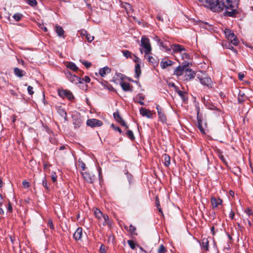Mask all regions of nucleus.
I'll return each instance as SVG.
<instances>
[{"label": "nucleus", "mask_w": 253, "mask_h": 253, "mask_svg": "<svg viewBox=\"0 0 253 253\" xmlns=\"http://www.w3.org/2000/svg\"><path fill=\"white\" fill-rule=\"evenodd\" d=\"M205 6L214 12H219L224 9V3L219 0H199Z\"/></svg>", "instance_id": "1"}, {"label": "nucleus", "mask_w": 253, "mask_h": 253, "mask_svg": "<svg viewBox=\"0 0 253 253\" xmlns=\"http://www.w3.org/2000/svg\"><path fill=\"white\" fill-rule=\"evenodd\" d=\"M94 214L98 220L99 223L102 224L103 226L108 225L109 227L112 226V220L107 214H103L100 210L97 208L94 209Z\"/></svg>", "instance_id": "2"}, {"label": "nucleus", "mask_w": 253, "mask_h": 253, "mask_svg": "<svg viewBox=\"0 0 253 253\" xmlns=\"http://www.w3.org/2000/svg\"><path fill=\"white\" fill-rule=\"evenodd\" d=\"M238 5L237 0H226V4H224V9H231V11H227V14L229 16H233L238 13L236 8Z\"/></svg>", "instance_id": "3"}, {"label": "nucleus", "mask_w": 253, "mask_h": 253, "mask_svg": "<svg viewBox=\"0 0 253 253\" xmlns=\"http://www.w3.org/2000/svg\"><path fill=\"white\" fill-rule=\"evenodd\" d=\"M225 37L228 41L234 45H237L239 42L236 36L229 29H226L224 31Z\"/></svg>", "instance_id": "4"}, {"label": "nucleus", "mask_w": 253, "mask_h": 253, "mask_svg": "<svg viewBox=\"0 0 253 253\" xmlns=\"http://www.w3.org/2000/svg\"><path fill=\"white\" fill-rule=\"evenodd\" d=\"M140 46L144 48V53L145 55L149 54L152 50L150 40L145 36H142L141 40Z\"/></svg>", "instance_id": "5"}, {"label": "nucleus", "mask_w": 253, "mask_h": 253, "mask_svg": "<svg viewBox=\"0 0 253 253\" xmlns=\"http://www.w3.org/2000/svg\"><path fill=\"white\" fill-rule=\"evenodd\" d=\"M197 78L199 80L201 84L207 86L209 88H212L213 82L211 79L208 76L203 77L200 74L197 75Z\"/></svg>", "instance_id": "6"}, {"label": "nucleus", "mask_w": 253, "mask_h": 253, "mask_svg": "<svg viewBox=\"0 0 253 253\" xmlns=\"http://www.w3.org/2000/svg\"><path fill=\"white\" fill-rule=\"evenodd\" d=\"M184 73V80L190 81L195 78L196 73L189 67L188 64H187Z\"/></svg>", "instance_id": "7"}, {"label": "nucleus", "mask_w": 253, "mask_h": 253, "mask_svg": "<svg viewBox=\"0 0 253 253\" xmlns=\"http://www.w3.org/2000/svg\"><path fill=\"white\" fill-rule=\"evenodd\" d=\"M73 124L75 128L80 127L83 124V120L82 117L79 113H76L73 115Z\"/></svg>", "instance_id": "8"}, {"label": "nucleus", "mask_w": 253, "mask_h": 253, "mask_svg": "<svg viewBox=\"0 0 253 253\" xmlns=\"http://www.w3.org/2000/svg\"><path fill=\"white\" fill-rule=\"evenodd\" d=\"M58 94L60 97L63 98H67L70 100H72L74 99V96L72 93L68 90H59Z\"/></svg>", "instance_id": "9"}, {"label": "nucleus", "mask_w": 253, "mask_h": 253, "mask_svg": "<svg viewBox=\"0 0 253 253\" xmlns=\"http://www.w3.org/2000/svg\"><path fill=\"white\" fill-rule=\"evenodd\" d=\"M86 125L91 127H99L103 125V122L97 119H91L87 121Z\"/></svg>", "instance_id": "10"}, {"label": "nucleus", "mask_w": 253, "mask_h": 253, "mask_svg": "<svg viewBox=\"0 0 253 253\" xmlns=\"http://www.w3.org/2000/svg\"><path fill=\"white\" fill-rule=\"evenodd\" d=\"M66 77L68 78V79L73 84H78L79 83H82L83 82L81 81V78L75 76L71 74V73L69 71L66 73Z\"/></svg>", "instance_id": "11"}, {"label": "nucleus", "mask_w": 253, "mask_h": 253, "mask_svg": "<svg viewBox=\"0 0 253 253\" xmlns=\"http://www.w3.org/2000/svg\"><path fill=\"white\" fill-rule=\"evenodd\" d=\"M82 174L84 180L88 183H92L95 179L94 175L88 171L82 172Z\"/></svg>", "instance_id": "12"}, {"label": "nucleus", "mask_w": 253, "mask_h": 253, "mask_svg": "<svg viewBox=\"0 0 253 253\" xmlns=\"http://www.w3.org/2000/svg\"><path fill=\"white\" fill-rule=\"evenodd\" d=\"M156 109L158 111L159 120L163 123H166L167 118L164 111L162 110L159 105H157Z\"/></svg>", "instance_id": "13"}, {"label": "nucleus", "mask_w": 253, "mask_h": 253, "mask_svg": "<svg viewBox=\"0 0 253 253\" xmlns=\"http://www.w3.org/2000/svg\"><path fill=\"white\" fill-rule=\"evenodd\" d=\"M171 49H172L174 53H182V52L185 51L186 49L183 46L178 44H173L171 45Z\"/></svg>", "instance_id": "14"}, {"label": "nucleus", "mask_w": 253, "mask_h": 253, "mask_svg": "<svg viewBox=\"0 0 253 253\" xmlns=\"http://www.w3.org/2000/svg\"><path fill=\"white\" fill-rule=\"evenodd\" d=\"M115 119L122 126H125L126 128H128V126L125 122L123 120L118 112H115L113 114Z\"/></svg>", "instance_id": "15"}, {"label": "nucleus", "mask_w": 253, "mask_h": 253, "mask_svg": "<svg viewBox=\"0 0 253 253\" xmlns=\"http://www.w3.org/2000/svg\"><path fill=\"white\" fill-rule=\"evenodd\" d=\"M187 66V64L182 66H178L175 70L173 73L174 75H175L177 76H181L184 74V70L185 69Z\"/></svg>", "instance_id": "16"}, {"label": "nucleus", "mask_w": 253, "mask_h": 253, "mask_svg": "<svg viewBox=\"0 0 253 253\" xmlns=\"http://www.w3.org/2000/svg\"><path fill=\"white\" fill-rule=\"evenodd\" d=\"M140 113L143 116H145L148 118H152V113L151 111L147 110L145 108L141 107L140 109Z\"/></svg>", "instance_id": "17"}, {"label": "nucleus", "mask_w": 253, "mask_h": 253, "mask_svg": "<svg viewBox=\"0 0 253 253\" xmlns=\"http://www.w3.org/2000/svg\"><path fill=\"white\" fill-rule=\"evenodd\" d=\"M173 63H174L173 61H172L169 59H163L161 62L160 65H161V67H162V68L165 69V68L172 65V64H173Z\"/></svg>", "instance_id": "18"}, {"label": "nucleus", "mask_w": 253, "mask_h": 253, "mask_svg": "<svg viewBox=\"0 0 253 253\" xmlns=\"http://www.w3.org/2000/svg\"><path fill=\"white\" fill-rule=\"evenodd\" d=\"M211 203L212 207V208L214 209L218 207V205H220L222 203V200L218 198L216 199L215 197L211 198Z\"/></svg>", "instance_id": "19"}, {"label": "nucleus", "mask_w": 253, "mask_h": 253, "mask_svg": "<svg viewBox=\"0 0 253 253\" xmlns=\"http://www.w3.org/2000/svg\"><path fill=\"white\" fill-rule=\"evenodd\" d=\"M121 6L125 9L128 15H130V14L132 12L133 9L129 3L126 2L122 3Z\"/></svg>", "instance_id": "20"}, {"label": "nucleus", "mask_w": 253, "mask_h": 253, "mask_svg": "<svg viewBox=\"0 0 253 253\" xmlns=\"http://www.w3.org/2000/svg\"><path fill=\"white\" fill-rule=\"evenodd\" d=\"M82 236V229L81 227L77 228L73 235V237L76 240L81 239Z\"/></svg>", "instance_id": "21"}, {"label": "nucleus", "mask_w": 253, "mask_h": 253, "mask_svg": "<svg viewBox=\"0 0 253 253\" xmlns=\"http://www.w3.org/2000/svg\"><path fill=\"white\" fill-rule=\"evenodd\" d=\"M14 73L15 75L18 77L22 78L26 74V72L18 68H15L14 69Z\"/></svg>", "instance_id": "22"}, {"label": "nucleus", "mask_w": 253, "mask_h": 253, "mask_svg": "<svg viewBox=\"0 0 253 253\" xmlns=\"http://www.w3.org/2000/svg\"><path fill=\"white\" fill-rule=\"evenodd\" d=\"M111 72V69L108 67H105L100 69L99 74L101 77H105L107 74Z\"/></svg>", "instance_id": "23"}, {"label": "nucleus", "mask_w": 253, "mask_h": 253, "mask_svg": "<svg viewBox=\"0 0 253 253\" xmlns=\"http://www.w3.org/2000/svg\"><path fill=\"white\" fill-rule=\"evenodd\" d=\"M57 112L61 117H64V120L65 121L68 120L66 112L63 108H62L61 107H58Z\"/></svg>", "instance_id": "24"}, {"label": "nucleus", "mask_w": 253, "mask_h": 253, "mask_svg": "<svg viewBox=\"0 0 253 253\" xmlns=\"http://www.w3.org/2000/svg\"><path fill=\"white\" fill-rule=\"evenodd\" d=\"M55 31L58 36L64 38V31L62 27L56 25L55 26Z\"/></svg>", "instance_id": "25"}, {"label": "nucleus", "mask_w": 253, "mask_h": 253, "mask_svg": "<svg viewBox=\"0 0 253 253\" xmlns=\"http://www.w3.org/2000/svg\"><path fill=\"white\" fill-rule=\"evenodd\" d=\"M201 246L206 251H209V241L208 239L204 238L202 240Z\"/></svg>", "instance_id": "26"}, {"label": "nucleus", "mask_w": 253, "mask_h": 253, "mask_svg": "<svg viewBox=\"0 0 253 253\" xmlns=\"http://www.w3.org/2000/svg\"><path fill=\"white\" fill-rule=\"evenodd\" d=\"M162 158L164 160V165H165V166L167 167H169L170 164V157L168 155L165 154L163 155Z\"/></svg>", "instance_id": "27"}, {"label": "nucleus", "mask_w": 253, "mask_h": 253, "mask_svg": "<svg viewBox=\"0 0 253 253\" xmlns=\"http://www.w3.org/2000/svg\"><path fill=\"white\" fill-rule=\"evenodd\" d=\"M66 67L74 71H77L79 70L78 67L76 64L71 62H68L66 64Z\"/></svg>", "instance_id": "28"}, {"label": "nucleus", "mask_w": 253, "mask_h": 253, "mask_svg": "<svg viewBox=\"0 0 253 253\" xmlns=\"http://www.w3.org/2000/svg\"><path fill=\"white\" fill-rule=\"evenodd\" d=\"M121 85L124 91H131L130 84L126 82L122 83Z\"/></svg>", "instance_id": "29"}, {"label": "nucleus", "mask_w": 253, "mask_h": 253, "mask_svg": "<svg viewBox=\"0 0 253 253\" xmlns=\"http://www.w3.org/2000/svg\"><path fill=\"white\" fill-rule=\"evenodd\" d=\"M147 59L148 61L153 66H155L158 64L157 60L150 55L147 56Z\"/></svg>", "instance_id": "30"}, {"label": "nucleus", "mask_w": 253, "mask_h": 253, "mask_svg": "<svg viewBox=\"0 0 253 253\" xmlns=\"http://www.w3.org/2000/svg\"><path fill=\"white\" fill-rule=\"evenodd\" d=\"M182 59L185 61H188L190 59V56L189 54L186 53L185 51L182 52V53H180Z\"/></svg>", "instance_id": "31"}, {"label": "nucleus", "mask_w": 253, "mask_h": 253, "mask_svg": "<svg viewBox=\"0 0 253 253\" xmlns=\"http://www.w3.org/2000/svg\"><path fill=\"white\" fill-rule=\"evenodd\" d=\"M144 99V97L142 96L141 94H138L135 97V100L137 102H138L141 105H144V102L143 100Z\"/></svg>", "instance_id": "32"}, {"label": "nucleus", "mask_w": 253, "mask_h": 253, "mask_svg": "<svg viewBox=\"0 0 253 253\" xmlns=\"http://www.w3.org/2000/svg\"><path fill=\"white\" fill-rule=\"evenodd\" d=\"M135 73L136 77L138 78L141 74L140 66L139 64H137L135 66Z\"/></svg>", "instance_id": "33"}, {"label": "nucleus", "mask_w": 253, "mask_h": 253, "mask_svg": "<svg viewBox=\"0 0 253 253\" xmlns=\"http://www.w3.org/2000/svg\"><path fill=\"white\" fill-rule=\"evenodd\" d=\"M155 204L156 206L158 208L159 211L162 213V214L163 215V213L162 211V209L160 207V201L159 200L158 197L157 196L156 197V200H155Z\"/></svg>", "instance_id": "34"}, {"label": "nucleus", "mask_w": 253, "mask_h": 253, "mask_svg": "<svg viewBox=\"0 0 253 253\" xmlns=\"http://www.w3.org/2000/svg\"><path fill=\"white\" fill-rule=\"evenodd\" d=\"M22 17L23 15L20 13H15L13 16V18L16 21H19Z\"/></svg>", "instance_id": "35"}, {"label": "nucleus", "mask_w": 253, "mask_h": 253, "mask_svg": "<svg viewBox=\"0 0 253 253\" xmlns=\"http://www.w3.org/2000/svg\"><path fill=\"white\" fill-rule=\"evenodd\" d=\"M136 229L135 227H134V226H133L131 224H130L129 225V231L131 234L135 235H137V233H136Z\"/></svg>", "instance_id": "36"}, {"label": "nucleus", "mask_w": 253, "mask_h": 253, "mask_svg": "<svg viewBox=\"0 0 253 253\" xmlns=\"http://www.w3.org/2000/svg\"><path fill=\"white\" fill-rule=\"evenodd\" d=\"M126 136L131 140L134 139V136L133 133L131 130H128L126 133Z\"/></svg>", "instance_id": "37"}, {"label": "nucleus", "mask_w": 253, "mask_h": 253, "mask_svg": "<svg viewBox=\"0 0 253 253\" xmlns=\"http://www.w3.org/2000/svg\"><path fill=\"white\" fill-rule=\"evenodd\" d=\"M166 248L163 245H161L158 250V253H166Z\"/></svg>", "instance_id": "38"}, {"label": "nucleus", "mask_w": 253, "mask_h": 253, "mask_svg": "<svg viewBox=\"0 0 253 253\" xmlns=\"http://www.w3.org/2000/svg\"><path fill=\"white\" fill-rule=\"evenodd\" d=\"M123 54L124 56L126 58H128L129 57H131V53L127 50L122 51Z\"/></svg>", "instance_id": "39"}, {"label": "nucleus", "mask_w": 253, "mask_h": 253, "mask_svg": "<svg viewBox=\"0 0 253 253\" xmlns=\"http://www.w3.org/2000/svg\"><path fill=\"white\" fill-rule=\"evenodd\" d=\"M27 2L32 6H36L37 4L36 0H27Z\"/></svg>", "instance_id": "40"}, {"label": "nucleus", "mask_w": 253, "mask_h": 253, "mask_svg": "<svg viewBox=\"0 0 253 253\" xmlns=\"http://www.w3.org/2000/svg\"><path fill=\"white\" fill-rule=\"evenodd\" d=\"M42 186L45 187L47 190H49V187L47 184V181L46 178L44 177L42 181Z\"/></svg>", "instance_id": "41"}, {"label": "nucleus", "mask_w": 253, "mask_h": 253, "mask_svg": "<svg viewBox=\"0 0 253 253\" xmlns=\"http://www.w3.org/2000/svg\"><path fill=\"white\" fill-rule=\"evenodd\" d=\"M127 243L129 245V247L132 249H135V244L134 242L133 241H132V240H128L127 241Z\"/></svg>", "instance_id": "42"}, {"label": "nucleus", "mask_w": 253, "mask_h": 253, "mask_svg": "<svg viewBox=\"0 0 253 253\" xmlns=\"http://www.w3.org/2000/svg\"><path fill=\"white\" fill-rule=\"evenodd\" d=\"M86 39L88 42H91L94 40V37L89 34H86Z\"/></svg>", "instance_id": "43"}, {"label": "nucleus", "mask_w": 253, "mask_h": 253, "mask_svg": "<svg viewBox=\"0 0 253 253\" xmlns=\"http://www.w3.org/2000/svg\"><path fill=\"white\" fill-rule=\"evenodd\" d=\"M51 178L53 182H55L56 181L57 175L55 172H52L51 175Z\"/></svg>", "instance_id": "44"}, {"label": "nucleus", "mask_w": 253, "mask_h": 253, "mask_svg": "<svg viewBox=\"0 0 253 253\" xmlns=\"http://www.w3.org/2000/svg\"><path fill=\"white\" fill-rule=\"evenodd\" d=\"M47 224L50 229H54V226L53 225L52 221L51 219H49L48 220Z\"/></svg>", "instance_id": "45"}, {"label": "nucleus", "mask_w": 253, "mask_h": 253, "mask_svg": "<svg viewBox=\"0 0 253 253\" xmlns=\"http://www.w3.org/2000/svg\"><path fill=\"white\" fill-rule=\"evenodd\" d=\"M82 63L84 64L87 68H89L91 66V63L90 62L84 61H82Z\"/></svg>", "instance_id": "46"}, {"label": "nucleus", "mask_w": 253, "mask_h": 253, "mask_svg": "<svg viewBox=\"0 0 253 253\" xmlns=\"http://www.w3.org/2000/svg\"><path fill=\"white\" fill-rule=\"evenodd\" d=\"M27 90L29 94L30 95H32L34 93L33 87L30 85L28 86Z\"/></svg>", "instance_id": "47"}, {"label": "nucleus", "mask_w": 253, "mask_h": 253, "mask_svg": "<svg viewBox=\"0 0 253 253\" xmlns=\"http://www.w3.org/2000/svg\"><path fill=\"white\" fill-rule=\"evenodd\" d=\"M178 94L182 98V99H184V96H185V93L181 90H178L177 91Z\"/></svg>", "instance_id": "48"}, {"label": "nucleus", "mask_w": 253, "mask_h": 253, "mask_svg": "<svg viewBox=\"0 0 253 253\" xmlns=\"http://www.w3.org/2000/svg\"><path fill=\"white\" fill-rule=\"evenodd\" d=\"M232 44L230 42V41H229L228 42H225V44H224L223 43H222L223 46L228 49H229L230 48V46Z\"/></svg>", "instance_id": "49"}, {"label": "nucleus", "mask_w": 253, "mask_h": 253, "mask_svg": "<svg viewBox=\"0 0 253 253\" xmlns=\"http://www.w3.org/2000/svg\"><path fill=\"white\" fill-rule=\"evenodd\" d=\"M22 184L24 188H28L30 186L29 182L26 180L22 182Z\"/></svg>", "instance_id": "50"}, {"label": "nucleus", "mask_w": 253, "mask_h": 253, "mask_svg": "<svg viewBox=\"0 0 253 253\" xmlns=\"http://www.w3.org/2000/svg\"><path fill=\"white\" fill-rule=\"evenodd\" d=\"M79 166L83 170H85V164L83 162H80L79 161Z\"/></svg>", "instance_id": "51"}, {"label": "nucleus", "mask_w": 253, "mask_h": 253, "mask_svg": "<svg viewBox=\"0 0 253 253\" xmlns=\"http://www.w3.org/2000/svg\"><path fill=\"white\" fill-rule=\"evenodd\" d=\"M84 81L85 83H89L90 81V78L88 76H85L84 78L81 79V81Z\"/></svg>", "instance_id": "52"}, {"label": "nucleus", "mask_w": 253, "mask_h": 253, "mask_svg": "<svg viewBox=\"0 0 253 253\" xmlns=\"http://www.w3.org/2000/svg\"><path fill=\"white\" fill-rule=\"evenodd\" d=\"M7 211L9 212H12V207L11 204L9 201L8 202V204Z\"/></svg>", "instance_id": "53"}, {"label": "nucleus", "mask_w": 253, "mask_h": 253, "mask_svg": "<svg viewBox=\"0 0 253 253\" xmlns=\"http://www.w3.org/2000/svg\"><path fill=\"white\" fill-rule=\"evenodd\" d=\"M111 127L115 130H117L119 131L120 133H121L122 131L120 127L118 126H115L113 124L111 125Z\"/></svg>", "instance_id": "54"}, {"label": "nucleus", "mask_w": 253, "mask_h": 253, "mask_svg": "<svg viewBox=\"0 0 253 253\" xmlns=\"http://www.w3.org/2000/svg\"><path fill=\"white\" fill-rule=\"evenodd\" d=\"M198 128L200 129V130L201 132V133H202L203 134L205 133L204 129L203 128L201 124H199V125H198Z\"/></svg>", "instance_id": "55"}, {"label": "nucleus", "mask_w": 253, "mask_h": 253, "mask_svg": "<svg viewBox=\"0 0 253 253\" xmlns=\"http://www.w3.org/2000/svg\"><path fill=\"white\" fill-rule=\"evenodd\" d=\"M245 77V75L242 73H239L238 74V78L240 81H242L243 80L244 78Z\"/></svg>", "instance_id": "56"}, {"label": "nucleus", "mask_w": 253, "mask_h": 253, "mask_svg": "<svg viewBox=\"0 0 253 253\" xmlns=\"http://www.w3.org/2000/svg\"><path fill=\"white\" fill-rule=\"evenodd\" d=\"M100 251L101 253H105L106 250L105 249V246L103 245H101L100 248Z\"/></svg>", "instance_id": "57"}, {"label": "nucleus", "mask_w": 253, "mask_h": 253, "mask_svg": "<svg viewBox=\"0 0 253 253\" xmlns=\"http://www.w3.org/2000/svg\"><path fill=\"white\" fill-rule=\"evenodd\" d=\"M50 165L48 163H45L43 165V169L45 170H47V168L49 167Z\"/></svg>", "instance_id": "58"}, {"label": "nucleus", "mask_w": 253, "mask_h": 253, "mask_svg": "<svg viewBox=\"0 0 253 253\" xmlns=\"http://www.w3.org/2000/svg\"><path fill=\"white\" fill-rule=\"evenodd\" d=\"M233 44H232L230 48H229V49H231V50H232L236 54H237L238 52H237V50L235 49L233 46H232Z\"/></svg>", "instance_id": "59"}, {"label": "nucleus", "mask_w": 253, "mask_h": 253, "mask_svg": "<svg viewBox=\"0 0 253 253\" xmlns=\"http://www.w3.org/2000/svg\"><path fill=\"white\" fill-rule=\"evenodd\" d=\"M126 174L127 175V177L129 182H130V180L132 178V175L128 173L127 171L126 172Z\"/></svg>", "instance_id": "60"}, {"label": "nucleus", "mask_w": 253, "mask_h": 253, "mask_svg": "<svg viewBox=\"0 0 253 253\" xmlns=\"http://www.w3.org/2000/svg\"><path fill=\"white\" fill-rule=\"evenodd\" d=\"M246 213L249 215H253V212L252 211L250 210V209H247V211H246Z\"/></svg>", "instance_id": "61"}, {"label": "nucleus", "mask_w": 253, "mask_h": 253, "mask_svg": "<svg viewBox=\"0 0 253 253\" xmlns=\"http://www.w3.org/2000/svg\"><path fill=\"white\" fill-rule=\"evenodd\" d=\"M206 105L209 107V109L211 110H215L216 109V107L213 105H211V106H208L207 104H206Z\"/></svg>", "instance_id": "62"}, {"label": "nucleus", "mask_w": 253, "mask_h": 253, "mask_svg": "<svg viewBox=\"0 0 253 253\" xmlns=\"http://www.w3.org/2000/svg\"><path fill=\"white\" fill-rule=\"evenodd\" d=\"M234 215H235L234 212L231 211L229 214L230 217L231 219H233Z\"/></svg>", "instance_id": "63"}, {"label": "nucleus", "mask_w": 253, "mask_h": 253, "mask_svg": "<svg viewBox=\"0 0 253 253\" xmlns=\"http://www.w3.org/2000/svg\"><path fill=\"white\" fill-rule=\"evenodd\" d=\"M161 45L164 48H165L167 50H169L170 49V48H167L163 42H161Z\"/></svg>", "instance_id": "64"}]
</instances>
